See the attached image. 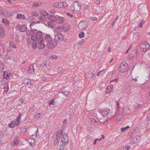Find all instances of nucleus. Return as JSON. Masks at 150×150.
<instances>
[{
	"mask_svg": "<svg viewBox=\"0 0 150 150\" xmlns=\"http://www.w3.org/2000/svg\"><path fill=\"white\" fill-rule=\"evenodd\" d=\"M60 139L61 141H59L58 143V146L57 148L59 150H63L65 147V145L67 144L69 142L67 134L64 133L62 137H61Z\"/></svg>",
	"mask_w": 150,
	"mask_h": 150,
	"instance_id": "f257e3e1",
	"label": "nucleus"
},
{
	"mask_svg": "<svg viewBox=\"0 0 150 150\" xmlns=\"http://www.w3.org/2000/svg\"><path fill=\"white\" fill-rule=\"evenodd\" d=\"M81 9V5L79 1H75L71 5V9L73 11L78 12L80 11Z\"/></svg>",
	"mask_w": 150,
	"mask_h": 150,
	"instance_id": "f03ea898",
	"label": "nucleus"
},
{
	"mask_svg": "<svg viewBox=\"0 0 150 150\" xmlns=\"http://www.w3.org/2000/svg\"><path fill=\"white\" fill-rule=\"evenodd\" d=\"M129 67L128 64L125 62L121 63L119 68V71L122 73L127 72L129 69Z\"/></svg>",
	"mask_w": 150,
	"mask_h": 150,
	"instance_id": "7ed1b4c3",
	"label": "nucleus"
},
{
	"mask_svg": "<svg viewBox=\"0 0 150 150\" xmlns=\"http://www.w3.org/2000/svg\"><path fill=\"white\" fill-rule=\"evenodd\" d=\"M55 133V135L53 137L55 139L54 142V144L57 143L60 140V137L62 136L63 133L62 130V129L60 130L58 129Z\"/></svg>",
	"mask_w": 150,
	"mask_h": 150,
	"instance_id": "20e7f679",
	"label": "nucleus"
},
{
	"mask_svg": "<svg viewBox=\"0 0 150 150\" xmlns=\"http://www.w3.org/2000/svg\"><path fill=\"white\" fill-rule=\"evenodd\" d=\"M58 41L55 38L54 40H51L46 45V47L48 48L52 49L55 48L57 45Z\"/></svg>",
	"mask_w": 150,
	"mask_h": 150,
	"instance_id": "39448f33",
	"label": "nucleus"
},
{
	"mask_svg": "<svg viewBox=\"0 0 150 150\" xmlns=\"http://www.w3.org/2000/svg\"><path fill=\"white\" fill-rule=\"evenodd\" d=\"M149 44L147 42H146L142 43L140 45L141 51L144 52L147 51L149 49Z\"/></svg>",
	"mask_w": 150,
	"mask_h": 150,
	"instance_id": "423d86ee",
	"label": "nucleus"
},
{
	"mask_svg": "<svg viewBox=\"0 0 150 150\" xmlns=\"http://www.w3.org/2000/svg\"><path fill=\"white\" fill-rule=\"evenodd\" d=\"M98 111L103 117H105L108 116L110 112V110L108 108L104 109L102 110L99 109Z\"/></svg>",
	"mask_w": 150,
	"mask_h": 150,
	"instance_id": "0eeeda50",
	"label": "nucleus"
},
{
	"mask_svg": "<svg viewBox=\"0 0 150 150\" xmlns=\"http://www.w3.org/2000/svg\"><path fill=\"white\" fill-rule=\"evenodd\" d=\"M87 26V23L86 21L80 22L78 24L79 28L82 30L86 29Z\"/></svg>",
	"mask_w": 150,
	"mask_h": 150,
	"instance_id": "6e6552de",
	"label": "nucleus"
},
{
	"mask_svg": "<svg viewBox=\"0 0 150 150\" xmlns=\"http://www.w3.org/2000/svg\"><path fill=\"white\" fill-rule=\"evenodd\" d=\"M54 38L57 41L59 40L60 41H63L64 40V37L63 34L57 32V33L55 35Z\"/></svg>",
	"mask_w": 150,
	"mask_h": 150,
	"instance_id": "1a4fd4ad",
	"label": "nucleus"
},
{
	"mask_svg": "<svg viewBox=\"0 0 150 150\" xmlns=\"http://www.w3.org/2000/svg\"><path fill=\"white\" fill-rule=\"evenodd\" d=\"M131 141L130 142L131 144L137 143L139 140V137L137 135L134 136L131 138Z\"/></svg>",
	"mask_w": 150,
	"mask_h": 150,
	"instance_id": "9d476101",
	"label": "nucleus"
},
{
	"mask_svg": "<svg viewBox=\"0 0 150 150\" xmlns=\"http://www.w3.org/2000/svg\"><path fill=\"white\" fill-rule=\"evenodd\" d=\"M5 33L4 28L0 24V38H3L4 37Z\"/></svg>",
	"mask_w": 150,
	"mask_h": 150,
	"instance_id": "9b49d317",
	"label": "nucleus"
},
{
	"mask_svg": "<svg viewBox=\"0 0 150 150\" xmlns=\"http://www.w3.org/2000/svg\"><path fill=\"white\" fill-rule=\"evenodd\" d=\"M62 2H56L54 4L53 6L54 7L60 8H62Z\"/></svg>",
	"mask_w": 150,
	"mask_h": 150,
	"instance_id": "f8f14e48",
	"label": "nucleus"
},
{
	"mask_svg": "<svg viewBox=\"0 0 150 150\" xmlns=\"http://www.w3.org/2000/svg\"><path fill=\"white\" fill-rule=\"evenodd\" d=\"M45 40L48 42L52 39L51 36L49 34H47L45 37Z\"/></svg>",
	"mask_w": 150,
	"mask_h": 150,
	"instance_id": "ddd939ff",
	"label": "nucleus"
},
{
	"mask_svg": "<svg viewBox=\"0 0 150 150\" xmlns=\"http://www.w3.org/2000/svg\"><path fill=\"white\" fill-rule=\"evenodd\" d=\"M34 64H32L29 67L28 71L30 73H31L33 72H34Z\"/></svg>",
	"mask_w": 150,
	"mask_h": 150,
	"instance_id": "4468645a",
	"label": "nucleus"
},
{
	"mask_svg": "<svg viewBox=\"0 0 150 150\" xmlns=\"http://www.w3.org/2000/svg\"><path fill=\"white\" fill-rule=\"evenodd\" d=\"M27 29V27L26 25H23L20 27V30L21 32H23L25 31Z\"/></svg>",
	"mask_w": 150,
	"mask_h": 150,
	"instance_id": "2eb2a0df",
	"label": "nucleus"
},
{
	"mask_svg": "<svg viewBox=\"0 0 150 150\" xmlns=\"http://www.w3.org/2000/svg\"><path fill=\"white\" fill-rule=\"evenodd\" d=\"M43 42L38 44V47L39 49H43L45 47V45L43 43Z\"/></svg>",
	"mask_w": 150,
	"mask_h": 150,
	"instance_id": "dca6fc26",
	"label": "nucleus"
},
{
	"mask_svg": "<svg viewBox=\"0 0 150 150\" xmlns=\"http://www.w3.org/2000/svg\"><path fill=\"white\" fill-rule=\"evenodd\" d=\"M19 115L18 116V117H17V119L16 120L17 121L16 125H19V123L21 121V119L22 116L21 113H19Z\"/></svg>",
	"mask_w": 150,
	"mask_h": 150,
	"instance_id": "f3484780",
	"label": "nucleus"
},
{
	"mask_svg": "<svg viewBox=\"0 0 150 150\" xmlns=\"http://www.w3.org/2000/svg\"><path fill=\"white\" fill-rule=\"evenodd\" d=\"M2 22L6 26H8L9 25V22L8 21L6 18H3L2 19Z\"/></svg>",
	"mask_w": 150,
	"mask_h": 150,
	"instance_id": "a211bd4d",
	"label": "nucleus"
},
{
	"mask_svg": "<svg viewBox=\"0 0 150 150\" xmlns=\"http://www.w3.org/2000/svg\"><path fill=\"white\" fill-rule=\"evenodd\" d=\"M47 25L50 28H53L54 26V24L52 22H48Z\"/></svg>",
	"mask_w": 150,
	"mask_h": 150,
	"instance_id": "6ab92c4d",
	"label": "nucleus"
},
{
	"mask_svg": "<svg viewBox=\"0 0 150 150\" xmlns=\"http://www.w3.org/2000/svg\"><path fill=\"white\" fill-rule=\"evenodd\" d=\"M17 123V120H16V122H12L11 124H9L8 126L10 128H13L14 127V125H16V124Z\"/></svg>",
	"mask_w": 150,
	"mask_h": 150,
	"instance_id": "aec40b11",
	"label": "nucleus"
},
{
	"mask_svg": "<svg viewBox=\"0 0 150 150\" xmlns=\"http://www.w3.org/2000/svg\"><path fill=\"white\" fill-rule=\"evenodd\" d=\"M17 18L18 19H22V20H24L25 19V16L21 14H18L17 16Z\"/></svg>",
	"mask_w": 150,
	"mask_h": 150,
	"instance_id": "412c9836",
	"label": "nucleus"
},
{
	"mask_svg": "<svg viewBox=\"0 0 150 150\" xmlns=\"http://www.w3.org/2000/svg\"><path fill=\"white\" fill-rule=\"evenodd\" d=\"M37 40L38 44L44 41V38L41 37L37 38Z\"/></svg>",
	"mask_w": 150,
	"mask_h": 150,
	"instance_id": "4be33fe9",
	"label": "nucleus"
},
{
	"mask_svg": "<svg viewBox=\"0 0 150 150\" xmlns=\"http://www.w3.org/2000/svg\"><path fill=\"white\" fill-rule=\"evenodd\" d=\"M131 80H130V81H131V82L133 83H135V82L137 81V79L136 77L134 76H132Z\"/></svg>",
	"mask_w": 150,
	"mask_h": 150,
	"instance_id": "5701e85b",
	"label": "nucleus"
},
{
	"mask_svg": "<svg viewBox=\"0 0 150 150\" xmlns=\"http://www.w3.org/2000/svg\"><path fill=\"white\" fill-rule=\"evenodd\" d=\"M57 19L56 17L54 15H52L51 16L50 20L53 22L55 21Z\"/></svg>",
	"mask_w": 150,
	"mask_h": 150,
	"instance_id": "b1692460",
	"label": "nucleus"
},
{
	"mask_svg": "<svg viewBox=\"0 0 150 150\" xmlns=\"http://www.w3.org/2000/svg\"><path fill=\"white\" fill-rule=\"evenodd\" d=\"M18 139L19 138L18 137H16L15 138L13 142V143L15 145H17L18 144Z\"/></svg>",
	"mask_w": 150,
	"mask_h": 150,
	"instance_id": "393cba45",
	"label": "nucleus"
},
{
	"mask_svg": "<svg viewBox=\"0 0 150 150\" xmlns=\"http://www.w3.org/2000/svg\"><path fill=\"white\" fill-rule=\"evenodd\" d=\"M70 92L69 91H66L64 90H61V92L60 93H62L63 94H64L67 97V95H68L69 93Z\"/></svg>",
	"mask_w": 150,
	"mask_h": 150,
	"instance_id": "a878e982",
	"label": "nucleus"
},
{
	"mask_svg": "<svg viewBox=\"0 0 150 150\" xmlns=\"http://www.w3.org/2000/svg\"><path fill=\"white\" fill-rule=\"evenodd\" d=\"M107 89L109 91L108 92V91H106L105 92L106 93H110V92H112V88L111 86H108L107 87Z\"/></svg>",
	"mask_w": 150,
	"mask_h": 150,
	"instance_id": "bb28decb",
	"label": "nucleus"
},
{
	"mask_svg": "<svg viewBox=\"0 0 150 150\" xmlns=\"http://www.w3.org/2000/svg\"><path fill=\"white\" fill-rule=\"evenodd\" d=\"M58 19V23H62L65 20V19L62 17H59Z\"/></svg>",
	"mask_w": 150,
	"mask_h": 150,
	"instance_id": "cd10ccee",
	"label": "nucleus"
},
{
	"mask_svg": "<svg viewBox=\"0 0 150 150\" xmlns=\"http://www.w3.org/2000/svg\"><path fill=\"white\" fill-rule=\"evenodd\" d=\"M28 141L31 145L33 146L34 145V140L33 139L30 138L28 139Z\"/></svg>",
	"mask_w": 150,
	"mask_h": 150,
	"instance_id": "c85d7f7f",
	"label": "nucleus"
},
{
	"mask_svg": "<svg viewBox=\"0 0 150 150\" xmlns=\"http://www.w3.org/2000/svg\"><path fill=\"white\" fill-rule=\"evenodd\" d=\"M37 37L36 35L35 34H33V35H32L31 36V39L33 40V41L35 42L36 41Z\"/></svg>",
	"mask_w": 150,
	"mask_h": 150,
	"instance_id": "c756f323",
	"label": "nucleus"
},
{
	"mask_svg": "<svg viewBox=\"0 0 150 150\" xmlns=\"http://www.w3.org/2000/svg\"><path fill=\"white\" fill-rule=\"evenodd\" d=\"M129 126L127 125V126H126L125 127H122L121 129L120 130L122 132H124L126 130L128 129L129 128Z\"/></svg>",
	"mask_w": 150,
	"mask_h": 150,
	"instance_id": "7c9ffc66",
	"label": "nucleus"
},
{
	"mask_svg": "<svg viewBox=\"0 0 150 150\" xmlns=\"http://www.w3.org/2000/svg\"><path fill=\"white\" fill-rule=\"evenodd\" d=\"M42 32L40 31H38L36 32V34H35L36 37H41L42 36Z\"/></svg>",
	"mask_w": 150,
	"mask_h": 150,
	"instance_id": "2f4dec72",
	"label": "nucleus"
},
{
	"mask_svg": "<svg viewBox=\"0 0 150 150\" xmlns=\"http://www.w3.org/2000/svg\"><path fill=\"white\" fill-rule=\"evenodd\" d=\"M7 72L6 71H4V78L5 79H7V77H9V75L7 74Z\"/></svg>",
	"mask_w": 150,
	"mask_h": 150,
	"instance_id": "473e14b6",
	"label": "nucleus"
},
{
	"mask_svg": "<svg viewBox=\"0 0 150 150\" xmlns=\"http://www.w3.org/2000/svg\"><path fill=\"white\" fill-rule=\"evenodd\" d=\"M4 92H7L9 89V87L8 85H6L4 86Z\"/></svg>",
	"mask_w": 150,
	"mask_h": 150,
	"instance_id": "72a5a7b5",
	"label": "nucleus"
},
{
	"mask_svg": "<svg viewBox=\"0 0 150 150\" xmlns=\"http://www.w3.org/2000/svg\"><path fill=\"white\" fill-rule=\"evenodd\" d=\"M41 13L43 15H44V16H47L49 14L47 12H46L45 10H42L41 11Z\"/></svg>",
	"mask_w": 150,
	"mask_h": 150,
	"instance_id": "f704fd0d",
	"label": "nucleus"
},
{
	"mask_svg": "<svg viewBox=\"0 0 150 150\" xmlns=\"http://www.w3.org/2000/svg\"><path fill=\"white\" fill-rule=\"evenodd\" d=\"M62 8L66 7L68 6V5L66 2H62Z\"/></svg>",
	"mask_w": 150,
	"mask_h": 150,
	"instance_id": "c9c22d12",
	"label": "nucleus"
},
{
	"mask_svg": "<svg viewBox=\"0 0 150 150\" xmlns=\"http://www.w3.org/2000/svg\"><path fill=\"white\" fill-rule=\"evenodd\" d=\"M84 33L83 32H81L79 34V36L80 38H82L84 36Z\"/></svg>",
	"mask_w": 150,
	"mask_h": 150,
	"instance_id": "e433bc0d",
	"label": "nucleus"
},
{
	"mask_svg": "<svg viewBox=\"0 0 150 150\" xmlns=\"http://www.w3.org/2000/svg\"><path fill=\"white\" fill-rule=\"evenodd\" d=\"M84 40L83 39H82L81 41H79L77 43V45H82L84 44Z\"/></svg>",
	"mask_w": 150,
	"mask_h": 150,
	"instance_id": "4c0bfd02",
	"label": "nucleus"
},
{
	"mask_svg": "<svg viewBox=\"0 0 150 150\" xmlns=\"http://www.w3.org/2000/svg\"><path fill=\"white\" fill-rule=\"evenodd\" d=\"M63 68L62 67L58 68L57 69V71L58 73H60L63 70Z\"/></svg>",
	"mask_w": 150,
	"mask_h": 150,
	"instance_id": "58836bf2",
	"label": "nucleus"
},
{
	"mask_svg": "<svg viewBox=\"0 0 150 150\" xmlns=\"http://www.w3.org/2000/svg\"><path fill=\"white\" fill-rule=\"evenodd\" d=\"M144 23V20H142L139 23V27L140 28L142 27L143 24Z\"/></svg>",
	"mask_w": 150,
	"mask_h": 150,
	"instance_id": "ea45409f",
	"label": "nucleus"
},
{
	"mask_svg": "<svg viewBox=\"0 0 150 150\" xmlns=\"http://www.w3.org/2000/svg\"><path fill=\"white\" fill-rule=\"evenodd\" d=\"M61 29L64 31H67L69 30V28H66L65 27L63 26L62 27V28Z\"/></svg>",
	"mask_w": 150,
	"mask_h": 150,
	"instance_id": "a19ab883",
	"label": "nucleus"
},
{
	"mask_svg": "<svg viewBox=\"0 0 150 150\" xmlns=\"http://www.w3.org/2000/svg\"><path fill=\"white\" fill-rule=\"evenodd\" d=\"M6 83V81L5 80H3L0 81V86H2Z\"/></svg>",
	"mask_w": 150,
	"mask_h": 150,
	"instance_id": "79ce46f5",
	"label": "nucleus"
},
{
	"mask_svg": "<svg viewBox=\"0 0 150 150\" xmlns=\"http://www.w3.org/2000/svg\"><path fill=\"white\" fill-rule=\"evenodd\" d=\"M24 100L22 98H21L19 99V102L21 104H23L24 102Z\"/></svg>",
	"mask_w": 150,
	"mask_h": 150,
	"instance_id": "37998d69",
	"label": "nucleus"
},
{
	"mask_svg": "<svg viewBox=\"0 0 150 150\" xmlns=\"http://www.w3.org/2000/svg\"><path fill=\"white\" fill-rule=\"evenodd\" d=\"M32 47L34 49H35L37 47V43H33L32 44Z\"/></svg>",
	"mask_w": 150,
	"mask_h": 150,
	"instance_id": "c03bdc74",
	"label": "nucleus"
},
{
	"mask_svg": "<svg viewBox=\"0 0 150 150\" xmlns=\"http://www.w3.org/2000/svg\"><path fill=\"white\" fill-rule=\"evenodd\" d=\"M28 79H24L23 82V83L24 84L27 85Z\"/></svg>",
	"mask_w": 150,
	"mask_h": 150,
	"instance_id": "a18cd8bd",
	"label": "nucleus"
},
{
	"mask_svg": "<svg viewBox=\"0 0 150 150\" xmlns=\"http://www.w3.org/2000/svg\"><path fill=\"white\" fill-rule=\"evenodd\" d=\"M32 15L34 16H38V14L37 12L35 13L34 12H33L32 13Z\"/></svg>",
	"mask_w": 150,
	"mask_h": 150,
	"instance_id": "49530a36",
	"label": "nucleus"
},
{
	"mask_svg": "<svg viewBox=\"0 0 150 150\" xmlns=\"http://www.w3.org/2000/svg\"><path fill=\"white\" fill-rule=\"evenodd\" d=\"M47 62H43V63L42 64V65L44 67H46V66L48 65L49 63H48V64H47Z\"/></svg>",
	"mask_w": 150,
	"mask_h": 150,
	"instance_id": "de8ad7c7",
	"label": "nucleus"
},
{
	"mask_svg": "<svg viewBox=\"0 0 150 150\" xmlns=\"http://www.w3.org/2000/svg\"><path fill=\"white\" fill-rule=\"evenodd\" d=\"M31 31L30 30H28L26 31V34L28 36H30L31 35Z\"/></svg>",
	"mask_w": 150,
	"mask_h": 150,
	"instance_id": "09e8293b",
	"label": "nucleus"
},
{
	"mask_svg": "<svg viewBox=\"0 0 150 150\" xmlns=\"http://www.w3.org/2000/svg\"><path fill=\"white\" fill-rule=\"evenodd\" d=\"M96 72V71H94L92 73V74H91V75H92L91 76V78H93V77L94 76H95V75Z\"/></svg>",
	"mask_w": 150,
	"mask_h": 150,
	"instance_id": "8fccbe9b",
	"label": "nucleus"
},
{
	"mask_svg": "<svg viewBox=\"0 0 150 150\" xmlns=\"http://www.w3.org/2000/svg\"><path fill=\"white\" fill-rule=\"evenodd\" d=\"M54 99L51 100L49 103V105H54Z\"/></svg>",
	"mask_w": 150,
	"mask_h": 150,
	"instance_id": "3c124183",
	"label": "nucleus"
},
{
	"mask_svg": "<svg viewBox=\"0 0 150 150\" xmlns=\"http://www.w3.org/2000/svg\"><path fill=\"white\" fill-rule=\"evenodd\" d=\"M41 115H42V113H38L35 116V117L36 118H38L39 117H40Z\"/></svg>",
	"mask_w": 150,
	"mask_h": 150,
	"instance_id": "603ef678",
	"label": "nucleus"
},
{
	"mask_svg": "<svg viewBox=\"0 0 150 150\" xmlns=\"http://www.w3.org/2000/svg\"><path fill=\"white\" fill-rule=\"evenodd\" d=\"M50 57L52 58L53 59H56L57 58V56L54 54L52 55Z\"/></svg>",
	"mask_w": 150,
	"mask_h": 150,
	"instance_id": "864d4df0",
	"label": "nucleus"
},
{
	"mask_svg": "<svg viewBox=\"0 0 150 150\" xmlns=\"http://www.w3.org/2000/svg\"><path fill=\"white\" fill-rule=\"evenodd\" d=\"M4 135V133L2 132H0V138H2Z\"/></svg>",
	"mask_w": 150,
	"mask_h": 150,
	"instance_id": "5fc2aeb1",
	"label": "nucleus"
},
{
	"mask_svg": "<svg viewBox=\"0 0 150 150\" xmlns=\"http://www.w3.org/2000/svg\"><path fill=\"white\" fill-rule=\"evenodd\" d=\"M130 147L129 146H127L123 148L124 150H128Z\"/></svg>",
	"mask_w": 150,
	"mask_h": 150,
	"instance_id": "6e6d98bb",
	"label": "nucleus"
},
{
	"mask_svg": "<svg viewBox=\"0 0 150 150\" xmlns=\"http://www.w3.org/2000/svg\"><path fill=\"white\" fill-rule=\"evenodd\" d=\"M5 56L7 57V58L8 59H11V56L10 55H8L7 54V55H5Z\"/></svg>",
	"mask_w": 150,
	"mask_h": 150,
	"instance_id": "4d7b16f0",
	"label": "nucleus"
},
{
	"mask_svg": "<svg viewBox=\"0 0 150 150\" xmlns=\"http://www.w3.org/2000/svg\"><path fill=\"white\" fill-rule=\"evenodd\" d=\"M67 15L69 16H70L71 17H72L73 16V15L72 14H71L69 13H67Z\"/></svg>",
	"mask_w": 150,
	"mask_h": 150,
	"instance_id": "13d9d810",
	"label": "nucleus"
},
{
	"mask_svg": "<svg viewBox=\"0 0 150 150\" xmlns=\"http://www.w3.org/2000/svg\"><path fill=\"white\" fill-rule=\"evenodd\" d=\"M88 6L87 5H84L83 7V8L84 10H86L88 9Z\"/></svg>",
	"mask_w": 150,
	"mask_h": 150,
	"instance_id": "bf43d9fd",
	"label": "nucleus"
},
{
	"mask_svg": "<svg viewBox=\"0 0 150 150\" xmlns=\"http://www.w3.org/2000/svg\"><path fill=\"white\" fill-rule=\"evenodd\" d=\"M56 11L54 10H51L50 11V13H51L54 14L55 13Z\"/></svg>",
	"mask_w": 150,
	"mask_h": 150,
	"instance_id": "052dcab7",
	"label": "nucleus"
},
{
	"mask_svg": "<svg viewBox=\"0 0 150 150\" xmlns=\"http://www.w3.org/2000/svg\"><path fill=\"white\" fill-rule=\"evenodd\" d=\"M39 19L41 21H44V19H43V18L41 16H40V17H39Z\"/></svg>",
	"mask_w": 150,
	"mask_h": 150,
	"instance_id": "680f3d73",
	"label": "nucleus"
},
{
	"mask_svg": "<svg viewBox=\"0 0 150 150\" xmlns=\"http://www.w3.org/2000/svg\"><path fill=\"white\" fill-rule=\"evenodd\" d=\"M41 79L42 80L45 81L46 80V78L44 76H42L41 77Z\"/></svg>",
	"mask_w": 150,
	"mask_h": 150,
	"instance_id": "e2e57ef3",
	"label": "nucleus"
},
{
	"mask_svg": "<svg viewBox=\"0 0 150 150\" xmlns=\"http://www.w3.org/2000/svg\"><path fill=\"white\" fill-rule=\"evenodd\" d=\"M27 129L26 128H23V129L24 132H26L27 131Z\"/></svg>",
	"mask_w": 150,
	"mask_h": 150,
	"instance_id": "0e129e2a",
	"label": "nucleus"
},
{
	"mask_svg": "<svg viewBox=\"0 0 150 150\" xmlns=\"http://www.w3.org/2000/svg\"><path fill=\"white\" fill-rule=\"evenodd\" d=\"M98 139H95V140H94V141L93 142V144L94 145H95L96 144V143L97 142V141Z\"/></svg>",
	"mask_w": 150,
	"mask_h": 150,
	"instance_id": "69168bd1",
	"label": "nucleus"
},
{
	"mask_svg": "<svg viewBox=\"0 0 150 150\" xmlns=\"http://www.w3.org/2000/svg\"><path fill=\"white\" fill-rule=\"evenodd\" d=\"M95 3L97 4H99L100 3V0H96Z\"/></svg>",
	"mask_w": 150,
	"mask_h": 150,
	"instance_id": "338daca9",
	"label": "nucleus"
},
{
	"mask_svg": "<svg viewBox=\"0 0 150 150\" xmlns=\"http://www.w3.org/2000/svg\"><path fill=\"white\" fill-rule=\"evenodd\" d=\"M34 24H33V23L32 22L30 24V26L31 28V27L33 26L34 25Z\"/></svg>",
	"mask_w": 150,
	"mask_h": 150,
	"instance_id": "774afa93",
	"label": "nucleus"
}]
</instances>
